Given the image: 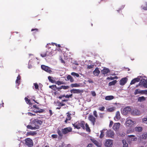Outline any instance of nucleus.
<instances>
[{"label": "nucleus", "mask_w": 147, "mask_h": 147, "mask_svg": "<svg viewBox=\"0 0 147 147\" xmlns=\"http://www.w3.org/2000/svg\"><path fill=\"white\" fill-rule=\"evenodd\" d=\"M72 128L71 127H68L62 129L61 130L58 129L57 133L59 137L62 138L63 134L65 135L72 131Z\"/></svg>", "instance_id": "1"}, {"label": "nucleus", "mask_w": 147, "mask_h": 147, "mask_svg": "<svg viewBox=\"0 0 147 147\" xmlns=\"http://www.w3.org/2000/svg\"><path fill=\"white\" fill-rule=\"evenodd\" d=\"M85 123L84 121L80 122L77 121L75 123L72 124V125L75 128L79 129L82 128L83 129H85Z\"/></svg>", "instance_id": "2"}, {"label": "nucleus", "mask_w": 147, "mask_h": 147, "mask_svg": "<svg viewBox=\"0 0 147 147\" xmlns=\"http://www.w3.org/2000/svg\"><path fill=\"white\" fill-rule=\"evenodd\" d=\"M32 123L34 125L35 127L36 128V129H39L40 126L42 124V121L38 119H34Z\"/></svg>", "instance_id": "3"}, {"label": "nucleus", "mask_w": 147, "mask_h": 147, "mask_svg": "<svg viewBox=\"0 0 147 147\" xmlns=\"http://www.w3.org/2000/svg\"><path fill=\"white\" fill-rule=\"evenodd\" d=\"M33 107L35 109H34L33 111V112L36 113H42L45 111L44 109H40V108L36 105H33Z\"/></svg>", "instance_id": "4"}, {"label": "nucleus", "mask_w": 147, "mask_h": 147, "mask_svg": "<svg viewBox=\"0 0 147 147\" xmlns=\"http://www.w3.org/2000/svg\"><path fill=\"white\" fill-rule=\"evenodd\" d=\"M26 144L29 147H31L33 146V142L30 138H27L25 140Z\"/></svg>", "instance_id": "5"}, {"label": "nucleus", "mask_w": 147, "mask_h": 147, "mask_svg": "<svg viewBox=\"0 0 147 147\" xmlns=\"http://www.w3.org/2000/svg\"><path fill=\"white\" fill-rule=\"evenodd\" d=\"M41 68L43 70L49 74L51 73L52 72L51 68L48 66L42 65H41Z\"/></svg>", "instance_id": "6"}, {"label": "nucleus", "mask_w": 147, "mask_h": 147, "mask_svg": "<svg viewBox=\"0 0 147 147\" xmlns=\"http://www.w3.org/2000/svg\"><path fill=\"white\" fill-rule=\"evenodd\" d=\"M114 133L111 130L107 131L106 132V136L109 138H113L114 137Z\"/></svg>", "instance_id": "7"}, {"label": "nucleus", "mask_w": 147, "mask_h": 147, "mask_svg": "<svg viewBox=\"0 0 147 147\" xmlns=\"http://www.w3.org/2000/svg\"><path fill=\"white\" fill-rule=\"evenodd\" d=\"M113 140H107L105 143V145L106 147H111L113 145Z\"/></svg>", "instance_id": "8"}, {"label": "nucleus", "mask_w": 147, "mask_h": 147, "mask_svg": "<svg viewBox=\"0 0 147 147\" xmlns=\"http://www.w3.org/2000/svg\"><path fill=\"white\" fill-rule=\"evenodd\" d=\"M88 119L90 121L92 124L94 125L96 122V118L92 115H90L88 117Z\"/></svg>", "instance_id": "9"}, {"label": "nucleus", "mask_w": 147, "mask_h": 147, "mask_svg": "<svg viewBox=\"0 0 147 147\" xmlns=\"http://www.w3.org/2000/svg\"><path fill=\"white\" fill-rule=\"evenodd\" d=\"M90 140L92 141V142L97 147H101L102 144H101V143L99 142H98L96 140H95V139L94 138H91L90 139Z\"/></svg>", "instance_id": "10"}, {"label": "nucleus", "mask_w": 147, "mask_h": 147, "mask_svg": "<svg viewBox=\"0 0 147 147\" xmlns=\"http://www.w3.org/2000/svg\"><path fill=\"white\" fill-rule=\"evenodd\" d=\"M84 91L83 90H80L78 89H73L70 90V92L71 93L74 94L81 93V94H82V93Z\"/></svg>", "instance_id": "11"}, {"label": "nucleus", "mask_w": 147, "mask_h": 147, "mask_svg": "<svg viewBox=\"0 0 147 147\" xmlns=\"http://www.w3.org/2000/svg\"><path fill=\"white\" fill-rule=\"evenodd\" d=\"M40 56L42 57H45L47 56H49L51 57L52 56V53L48 51H47L46 52L42 53L40 54Z\"/></svg>", "instance_id": "12"}, {"label": "nucleus", "mask_w": 147, "mask_h": 147, "mask_svg": "<svg viewBox=\"0 0 147 147\" xmlns=\"http://www.w3.org/2000/svg\"><path fill=\"white\" fill-rule=\"evenodd\" d=\"M131 111V109L129 107H127L123 109V112L124 114L126 115L129 113Z\"/></svg>", "instance_id": "13"}, {"label": "nucleus", "mask_w": 147, "mask_h": 147, "mask_svg": "<svg viewBox=\"0 0 147 147\" xmlns=\"http://www.w3.org/2000/svg\"><path fill=\"white\" fill-rule=\"evenodd\" d=\"M110 70L108 68L104 67L102 70L101 71V73L105 75V74L110 73Z\"/></svg>", "instance_id": "14"}, {"label": "nucleus", "mask_w": 147, "mask_h": 147, "mask_svg": "<svg viewBox=\"0 0 147 147\" xmlns=\"http://www.w3.org/2000/svg\"><path fill=\"white\" fill-rule=\"evenodd\" d=\"M127 79L126 78H123L121 79L120 81V84L121 86L124 85L127 82Z\"/></svg>", "instance_id": "15"}, {"label": "nucleus", "mask_w": 147, "mask_h": 147, "mask_svg": "<svg viewBox=\"0 0 147 147\" xmlns=\"http://www.w3.org/2000/svg\"><path fill=\"white\" fill-rule=\"evenodd\" d=\"M140 113V112L137 109L134 110L131 112V114L133 115H139Z\"/></svg>", "instance_id": "16"}, {"label": "nucleus", "mask_w": 147, "mask_h": 147, "mask_svg": "<svg viewBox=\"0 0 147 147\" xmlns=\"http://www.w3.org/2000/svg\"><path fill=\"white\" fill-rule=\"evenodd\" d=\"M134 123V122L132 121V120L129 119L127 121L125 124L127 126L129 127L132 126Z\"/></svg>", "instance_id": "17"}, {"label": "nucleus", "mask_w": 147, "mask_h": 147, "mask_svg": "<svg viewBox=\"0 0 147 147\" xmlns=\"http://www.w3.org/2000/svg\"><path fill=\"white\" fill-rule=\"evenodd\" d=\"M120 125V123H115L113 127V129L115 131L117 130L119 128Z\"/></svg>", "instance_id": "18"}, {"label": "nucleus", "mask_w": 147, "mask_h": 147, "mask_svg": "<svg viewBox=\"0 0 147 147\" xmlns=\"http://www.w3.org/2000/svg\"><path fill=\"white\" fill-rule=\"evenodd\" d=\"M100 73V71L98 67H96L93 71L94 75L95 76H98Z\"/></svg>", "instance_id": "19"}, {"label": "nucleus", "mask_w": 147, "mask_h": 147, "mask_svg": "<svg viewBox=\"0 0 147 147\" xmlns=\"http://www.w3.org/2000/svg\"><path fill=\"white\" fill-rule=\"evenodd\" d=\"M121 117L119 112L117 111L116 112L115 117H114V119L115 121H118L119 120Z\"/></svg>", "instance_id": "20"}, {"label": "nucleus", "mask_w": 147, "mask_h": 147, "mask_svg": "<svg viewBox=\"0 0 147 147\" xmlns=\"http://www.w3.org/2000/svg\"><path fill=\"white\" fill-rule=\"evenodd\" d=\"M66 80L70 81L71 82H74V80L73 77L70 75H68L67 77Z\"/></svg>", "instance_id": "21"}, {"label": "nucleus", "mask_w": 147, "mask_h": 147, "mask_svg": "<svg viewBox=\"0 0 147 147\" xmlns=\"http://www.w3.org/2000/svg\"><path fill=\"white\" fill-rule=\"evenodd\" d=\"M140 80V79L138 78H135L132 80L130 83V84H133L136 82H139Z\"/></svg>", "instance_id": "22"}, {"label": "nucleus", "mask_w": 147, "mask_h": 147, "mask_svg": "<svg viewBox=\"0 0 147 147\" xmlns=\"http://www.w3.org/2000/svg\"><path fill=\"white\" fill-rule=\"evenodd\" d=\"M67 117H66V119L65 121V123H67L68 121L70 120H71V114L69 113H67Z\"/></svg>", "instance_id": "23"}, {"label": "nucleus", "mask_w": 147, "mask_h": 147, "mask_svg": "<svg viewBox=\"0 0 147 147\" xmlns=\"http://www.w3.org/2000/svg\"><path fill=\"white\" fill-rule=\"evenodd\" d=\"M34 125H33V124L32 123V125H27V127L28 129L36 130V128L35 127H34Z\"/></svg>", "instance_id": "24"}, {"label": "nucleus", "mask_w": 147, "mask_h": 147, "mask_svg": "<svg viewBox=\"0 0 147 147\" xmlns=\"http://www.w3.org/2000/svg\"><path fill=\"white\" fill-rule=\"evenodd\" d=\"M37 134L34 131L27 132L26 134V135L27 136H34L36 135Z\"/></svg>", "instance_id": "25"}, {"label": "nucleus", "mask_w": 147, "mask_h": 147, "mask_svg": "<svg viewBox=\"0 0 147 147\" xmlns=\"http://www.w3.org/2000/svg\"><path fill=\"white\" fill-rule=\"evenodd\" d=\"M114 97L112 95L107 96L105 97V99L106 100H111L113 99Z\"/></svg>", "instance_id": "26"}, {"label": "nucleus", "mask_w": 147, "mask_h": 147, "mask_svg": "<svg viewBox=\"0 0 147 147\" xmlns=\"http://www.w3.org/2000/svg\"><path fill=\"white\" fill-rule=\"evenodd\" d=\"M70 86L71 88L78 87H80V85L77 83L72 84L70 85Z\"/></svg>", "instance_id": "27"}, {"label": "nucleus", "mask_w": 147, "mask_h": 147, "mask_svg": "<svg viewBox=\"0 0 147 147\" xmlns=\"http://www.w3.org/2000/svg\"><path fill=\"white\" fill-rule=\"evenodd\" d=\"M117 82L116 80H114L111 82H109V86H111L115 85Z\"/></svg>", "instance_id": "28"}, {"label": "nucleus", "mask_w": 147, "mask_h": 147, "mask_svg": "<svg viewBox=\"0 0 147 147\" xmlns=\"http://www.w3.org/2000/svg\"><path fill=\"white\" fill-rule=\"evenodd\" d=\"M146 82H147V80H145V79H144L143 81L141 80L139 84V85H136V87H138V86L140 85H143Z\"/></svg>", "instance_id": "29"}, {"label": "nucleus", "mask_w": 147, "mask_h": 147, "mask_svg": "<svg viewBox=\"0 0 147 147\" xmlns=\"http://www.w3.org/2000/svg\"><path fill=\"white\" fill-rule=\"evenodd\" d=\"M146 82H147V80H145V79H144L143 81L141 80L139 84V85H136V87H138V86L140 85H143Z\"/></svg>", "instance_id": "30"}, {"label": "nucleus", "mask_w": 147, "mask_h": 147, "mask_svg": "<svg viewBox=\"0 0 147 147\" xmlns=\"http://www.w3.org/2000/svg\"><path fill=\"white\" fill-rule=\"evenodd\" d=\"M48 79L49 81L52 83H54L55 82V81L54 78L51 76H49L48 77Z\"/></svg>", "instance_id": "31"}, {"label": "nucleus", "mask_w": 147, "mask_h": 147, "mask_svg": "<svg viewBox=\"0 0 147 147\" xmlns=\"http://www.w3.org/2000/svg\"><path fill=\"white\" fill-rule=\"evenodd\" d=\"M122 142L123 144V147H128V144L126 142V141L125 140H123Z\"/></svg>", "instance_id": "32"}, {"label": "nucleus", "mask_w": 147, "mask_h": 147, "mask_svg": "<svg viewBox=\"0 0 147 147\" xmlns=\"http://www.w3.org/2000/svg\"><path fill=\"white\" fill-rule=\"evenodd\" d=\"M115 108L114 107H110L107 109V111L108 112H111L114 111L115 110Z\"/></svg>", "instance_id": "33"}, {"label": "nucleus", "mask_w": 147, "mask_h": 147, "mask_svg": "<svg viewBox=\"0 0 147 147\" xmlns=\"http://www.w3.org/2000/svg\"><path fill=\"white\" fill-rule=\"evenodd\" d=\"M49 88L55 91L57 90V86L56 85H53L51 86H49Z\"/></svg>", "instance_id": "34"}, {"label": "nucleus", "mask_w": 147, "mask_h": 147, "mask_svg": "<svg viewBox=\"0 0 147 147\" xmlns=\"http://www.w3.org/2000/svg\"><path fill=\"white\" fill-rule=\"evenodd\" d=\"M145 98L144 96L139 97L138 98V100L139 101L142 102L145 100Z\"/></svg>", "instance_id": "35"}, {"label": "nucleus", "mask_w": 147, "mask_h": 147, "mask_svg": "<svg viewBox=\"0 0 147 147\" xmlns=\"http://www.w3.org/2000/svg\"><path fill=\"white\" fill-rule=\"evenodd\" d=\"M25 100L27 104H29L30 105H31L32 104V103H31L30 100L28 98L25 97Z\"/></svg>", "instance_id": "36"}, {"label": "nucleus", "mask_w": 147, "mask_h": 147, "mask_svg": "<svg viewBox=\"0 0 147 147\" xmlns=\"http://www.w3.org/2000/svg\"><path fill=\"white\" fill-rule=\"evenodd\" d=\"M136 130L138 132H141L142 130V128L141 127H135Z\"/></svg>", "instance_id": "37"}, {"label": "nucleus", "mask_w": 147, "mask_h": 147, "mask_svg": "<svg viewBox=\"0 0 147 147\" xmlns=\"http://www.w3.org/2000/svg\"><path fill=\"white\" fill-rule=\"evenodd\" d=\"M142 9L144 10H147V3L146 2L144 3V5L142 6Z\"/></svg>", "instance_id": "38"}, {"label": "nucleus", "mask_w": 147, "mask_h": 147, "mask_svg": "<svg viewBox=\"0 0 147 147\" xmlns=\"http://www.w3.org/2000/svg\"><path fill=\"white\" fill-rule=\"evenodd\" d=\"M20 79L21 77L19 75L17 77V79L16 81V82L19 84H20Z\"/></svg>", "instance_id": "39"}, {"label": "nucleus", "mask_w": 147, "mask_h": 147, "mask_svg": "<svg viewBox=\"0 0 147 147\" xmlns=\"http://www.w3.org/2000/svg\"><path fill=\"white\" fill-rule=\"evenodd\" d=\"M142 138L143 139H146L147 138V133H144L142 135Z\"/></svg>", "instance_id": "40"}, {"label": "nucleus", "mask_w": 147, "mask_h": 147, "mask_svg": "<svg viewBox=\"0 0 147 147\" xmlns=\"http://www.w3.org/2000/svg\"><path fill=\"white\" fill-rule=\"evenodd\" d=\"M71 75L73 76L76 77H79V75L76 73L74 72H72L71 73Z\"/></svg>", "instance_id": "41"}, {"label": "nucleus", "mask_w": 147, "mask_h": 147, "mask_svg": "<svg viewBox=\"0 0 147 147\" xmlns=\"http://www.w3.org/2000/svg\"><path fill=\"white\" fill-rule=\"evenodd\" d=\"M141 92H141L138 89H136L135 90L134 92V94L135 95H136L138 94H139Z\"/></svg>", "instance_id": "42"}, {"label": "nucleus", "mask_w": 147, "mask_h": 147, "mask_svg": "<svg viewBox=\"0 0 147 147\" xmlns=\"http://www.w3.org/2000/svg\"><path fill=\"white\" fill-rule=\"evenodd\" d=\"M85 126H86V131H90V129L88 125V124L87 123H86V124Z\"/></svg>", "instance_id": "43"}, {"label": "nucleus", "mask_w": 147, "mask_h": 147, "mask_svg": "<svg viewBox=\"0 0 147 147\" xmlns=\"http://www.w3.org/2000/svg\"><path fill=\"white\" fill-rule=\"evenodd\" d=\"M61 88L62 89H63L64 90H66L68 89L69 87L68 86H61Z\"/></svg>", "instance_id": "44"}, {"label": "nucleus", "mask_w": 147, "mask_h": 147, "mask_svg": "<svg viewBox=\"0 0 147 147\" xmlns=\"http://www.w3.org/2000/svg\"><path fill=\"white\" fill-rule=\"evenodd\" d=\"M105 108L104 107H100L98 109L101 111H104Z\"/></svg>", "instance_id": "45"}, {"label": "nucleus", "mask_w": 147, "mask_h": 147, "mask_svg": "<svg viewBox=\"0 0 147 147\" xmlns=\"http://www.w3.org/2000/svg\"><path fill=\"white\" fill-rule=\"evenodd\" d=\"M34 88L36 89H38V86L37 83L34 84Z\"/></svg>", "instance_id": "46"}, {"label": "nucleus", "mask_w": 147, "mask_h": 147, "mask_svg": "<svg viewBox=\"0 0 147 147\" xmlns=\"http://www.w3.org/2000/svg\"><path fill=\"white\" fill-rule=\"evenodd\" d=\"M55 83L57 84H58V85H60L61 84H63V83L61 81H58L57 82H56Z\"/></svg>", "instance_id": "47"}, {"label": "nucleus", "mask_w": 147, "mask_h": 147, "mask_svg": "<svg viewBox=\"0 0 147 147\" xmlns=\"http://www.w3.org/2000/svg\"><path fill=\"white\" fill-rule=\"evenodd\" d=\"M104 133L102 131H101V134L100 136V138H102L104 136Z\"/></svg>", "instance_id": "48"}, {"label": "nucleus", "mask_w": 147, "mask_h": 147, "mask_svg": "<svg viewBox=\"0 0 147 147\" xmlns=\"http://www.w3.org/2000/svg\"><path fill=\"white\" fill-rule=\"evenodd\" d=\"M93 113V115H94L95 117H98V115L96 111L95 110L94 111Z\"/></svg>", "instance_id": "49"}, {"label": "nucleus", "mask_w": 147, "mask_h": 147, "mask_svg": "<svg viewBox=\"0 0 147 147\" xmlns=\"http://www.w3.org/2000/svg\"><path fill=\"white\" fill-rule=\"evenodd\" d=\"M143 122L146 124H147V118H144L142 120Z\"/></svg>", "instance_id": "50"}, {"label": "nucleus", "mask_w": 147, "mask_h": 147, "mask_svg": "<svg viewBox=\"0 0 147 147\" xmlns=\"http://www.w3.org/2000/svg\"><path fill=\"white\" fill-rule=\"evenodd\" d=\"M65 105V104L62 102H59V103L58 106H63Z\"/></svg>", "instance_id": "51"}, {"label": "nucleus", "mask_w": 147, "mask_h": 147, "mask_svg": "<svg viewBox=\"0 0 147 147\" xmlns=\"http://www.w3.org/2000/svg\"><path fill=\"white\" fill-rule=\"evenodd\" d=\"M51 137L53 138H57V134H53L51 135Z\"/></svg>", "instance_id": "52"}, {"label": "nucleus", "mask_w": 147, "mask_h": 147, "mask_svg": "<svg viewBox=\"0 0 147 147\" xmlns=\"http://www.w3.org/2000/svg\"><path fill=\"white\" fill-rule=\"evenodd\" d=\"M141 92L143 94L147 95V90H142Z\"/></svg>", "instance_id": "53"}, {"label": "nucleus", "mask_w": 147, "mask_h": 147, "mask_svg": "<svg viewBox=\"0 0 147 147\" xmlns=\"http://www.w3.org/2000/svg\"><path fill=\"white\" fill-rule=\"evenodd\" d=\"M35 31V32H38V29L37 28L32 29L31 30L32 31Z\"/></svg>", "instance_id": "54"}, {"label": "nucleus", "mask_w": 147, "mask_h": 147, "mask_svg": "<svg viewBox=\"0 0 147 147\" xmlns=\"http://www.w3.org/2000/svg\"><path fill=\"white\" fill-rule=\"evenodd\" d=\"M113 122L112 121H110V124L109 125V127H112V125H113Z\"/></svg>", "instance_id": "55"}, {"label": "nucleus", "mask_w": 147, "mask_h": 147, "mask_svg": "<svg viewBox=\"0 0 147 147\" xmlns=\"http://www.w3.org/2000/svg\"><path fill=\"white\" fill-rule=\"evenodd\" d=\"M94 66L93 65H88L87 66V68L88 69H91Z\"/></svg>", "instance_id": "56"}, {"label": "nucleus", "mask_w": 147, "mask_h": 147, "mask_svg": "<svg viewBox=\"0 0 147 147\" xmlns=\"http://www.w3.org/2000/svg\"><path fill=\"white\" fill-rule=\"evenodd\" d=\"M115 77H107V79H110L111 80H113L115 79Z\"/></svg>", "instance_id": "57"}, {"label": "nucleus", "mask_w": 147, "mask_h": 147, "mask_svg": "<svg viewBox=\"0 0 147 147\" xmlns=\"http://www.w3.org/2000/svg\"><path fill=\"white\" fill-rule=\"evenodd\" d=\"M91 94L93 96H95L96 95V93L94 91H92Z\"/></svg>", "instance_id": "58"}, {"label": "nucleus", "mask_w": 147, "mask_h": 147, "mask_svg": "<svg viewBox=\"0 0 147 147\" xmlns=\"http://www.w3.org/2000/svg\"><path fill=\"white\" fill-rule=\"evenodd\" d=\"M143 85L144 87L147 88V82H146Z\"/></svg>", "instance_id": "59"}, {"label": "nucleus", "mask_w": 147, "mask_h": 147, "mask_svg": "<svg viewBox=\"0 0 147 147\" xmlns=\"http://www.w3.org/2000/svg\"><path fill=\"white\" fill-rule=\"evenodd\" d=\"M28 115H30V116H32V115L34 116L35 115V114H33L32 113H30V112H28Z\"/></svg>", "instance_id": "60"}, {"label": "nucleus", "mask_w": 147, "mask_h": 147, "mask_svg": "<svg viewBox=\"0 0 147 147\" xmlns=\"http://www.w3.org/2000/svg\"><path fill=\"white\" fill-rule=\"evenodd\" d=\"M93 144H88L86 147H92Z\"/></svg>", "instance_id": "61"}, {"label": "nucleus", "mask_w": 147, "mask_h": 147, "mask_svg": "<svg viewBox=\"0 0 147 147\" xmlns=\"http://www.w3.org/2000/svg\"><path fill=\"white\" fill-rule=\"evenodd\" d=\"M88 82L89 83H93V81L91 79H89L88 80Z\"/></svg>", "instance_id": "62"}, {"label": "nucleus", "mask_w": 147, "mask_h": 147, "mask_svg": "<svg viewBox=\"0 0 147 147\" xmlns=\"http://www.w3.org/2000/svg\"><path fill=\"white\" fill-rule=\"evenodd\" d=\"M49 113L50 114V116H51L53 114V113L52 110H49Z\"/></svg>", "instance_id": "63"}, {"label": "nucleus", "mask_w": 147, "mask_h": 147, "mask_svg": "<svg viewBox=\"0 0 147 147\" xmlns=\"http://www.w3.org/2000/svg\"><path fill=\"white\" fill-rule=\"evenodd\" d=\"M120 136H124L125 135V134L124 133H122V134H119Z\"/></svg>", "instance_id": "64"}]
</instances>
